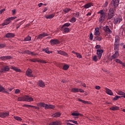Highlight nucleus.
Listing matches in <instances>:
<instances>
[{"label":"nucleus","mask_w":125,"mask_h":125,"mask_svg":"<svg viewBox=\"0 0 125 125\" xmlns=\"http://www.w3.org/2000/svg\"><path fill=\"white\" fill-rule=\"evenodd\" d=\"M114 44H120V39L116 37Z\"/></svg>","instance_id":"obj_35"},{"label":"nucleus","mask_w":125,"mask_h":125,"mask_svg":"<svg viewBox=\"0 0 125 125\" xmlns=\"http://www.w3.org/2000/svg\"><path fill=\"white\" fill-rule=\"evenodd\" d=\"M79 16H80V13L79 12H76L75 13V17L79 18Z\"/></svg>","instance_id":"obj_59"},{"label":"nucleus","mask_w":125,"mask_h":125,"mask_svg":"<svg viewBox=\"0 0 125 125\" xmlns=\"http://www.w3.org/2000/svg\"><path fill=\"white\" fill-rule=\"evenodd\" d=\"M16 18V17H11L10 18H8V20H9L10 21H11V20H14Z\"/></svg>","instance_id":"obj_50"},{"label":"nucleus","mask_w":125,"mask_h":125,"mask_svg":"<svg viewBox=\"0 0 125 125\" xmlns=\"http://www.w3.org/2000/svg\"><path fill=\"white\" fill-rule=\"evenodd\" d=\"M19 92H20V90L18 89L15 90V93H16V94H17V93H19Z\"/></svg>","instance_id":"obj_61"},{"label":"nucleus","mask_w":125,"mask_h":125,"mask_svg":"<svg viewBox=\"0 0 125 125\" xmlns=\"http://www.w3.org/2000/svg\"><path fill=\"white\" fill-rule=\"evenodd\" d=\"M110 109V110H112V111H116V110H119V106H111Z\"/></svg>","instance_id":"obj_36"},{"label":"nucleus","mask_w":125,"mask_h":125,"mask_svg":"<svg viewBox=\"0 0 125 125\" xmlns=\"http://www.w3.org/2000/svg\"><path fill=\"white\" fill-rule=\"evenodd\" d=\"M70 10H71V9L70 8H66L63 10V12L65 13H68V12H69Z\"/></svg>","instance_id":"obj_44"},{"label":"nucleus","mask_w":125,"mask_h":125,"mask_svg":"<svg viewBox=\"0 0 125 125\" xmlns=\"http://www.w3.org/2000/svg\"><path fill=\"white\" fill-rule=\"evenodd\" d=\"M0 92H3V93H7L9 94V93L5 90V88L3 87L1 85H0Z\"/></svg>","instance_id":"obj_15"},{"label":"nucleus","mask_w":125,"mask_h":125,"mask_svg":"<svg viewBox=\"0 0 125 125\" xmlns=\"http://www.w3.org/2000/svg\"><path fill=\"white\" fill-rule=\"evenodd\" d=\"M70 67V66L68 64H65L63 66V69L65 70V71L67 70Z\"/></svg>","instance_id":"obj_39"},{"label":"nucleus","mask_w":125,"mask_h":125,"mask_svg":"<svg viewBox=\"0 0 125 125\" xmlns=\"http://www.w3.org/2000/svg\"><path fill=\"white\" fill-rule=\"evenodd\" d=\"M48 36V34L43 33L42 34H41L37 37V40H41V39H42L44 38V37H47Z\"/></svg>","instance_id":"obj_11"},{"label":"nucleus","mask_w":125,"mask_h":125,"mask_svg":"<svg viewBox=\"0 0 125 125\" xmlns=\"http://www.w3.org/2000/svg\"><path fill=\"white\" fill-rule=\"evenodd\" d=\"M120 45V44H114V50L115 51H119V46Z\"/></svg>","instance_id":"obj_33"},{"label":"nucleus","mask_w":125,"mask_h":125,"mask_svg":"<svg viewBox=\"0 0 125 125\" xmlns=\"http://www.w3.org/2000/svg\"><path fill=\"white\" fill-rule=\"evenodd\" d=\"M107 15V13H104L103 15H100V17L99 18V21L100 23H103L104 21H105V19H106V16Z\"/></svg>","instance_id":"obj_3"},{"label":"nucleus","mask_w":125,"mask_h":125,"mask_svg":"<svg viewBox=\"0 0 125 125\" xmlns=\"http://www.w3.org/2000/svg\"><path fill=\"white\" fill-rule=\"evenodd\" d=\"M24 54H28V55H31V51L28 50H25L23 52Z\"/></svg>","instance_id":"obj_37"},{"label":"nucleus","mask_w":125,"mask_h":125,"mask_svg":"<svg viewBox=\"0 0 125 125\" xmlns=\"http://www.w3.org/2000/svg\"><path fill=\"white\" fill-rule=\"evenodd\" d=\"M26 75L27 76V77H34V75H33V71L31 70L30 69H28L26 72Z\"/></svg>","instance_id":"obj_10"},{"label":"nucleus","mask_w":125,"mask_h":125,"mask_svg":"<svg viewBox=\"0 0 125 125\" xmlns=\"http://www.w3.org/2000/svg\"><path fill=\"white\" fill-rule=\"evenodd\" d=\"M3 47H5V44H0V49L1 48H3Z\"/></svg>","instance_id":"obj_55"},{"label":"nucleus","mask_w":125,"mask_h":125,"mask_svg":"<svg viewBox=\"0 0 125 125\" xmlns=\"http://www.w3.org/2000/svg\"><path fill=\"white\" fill-rule=\"evenodd\" d=\"M76 18L75 17H73L70 20V22H71V23H74L75 22H76Z\"/></svg>","instance_id":"obj_47"},{"label":"nucleus","mask_w":125,"mask_h":125,"mask_svg":"<svg viewBox=\"0 0 125 125\" xmlns=\"http://www.w3.org/2000/svg\"><path fill=\"white\" fill-rule=\"evenodd\" d=\"M89 38L90 41H92L93 40V34H92V33H90Z\"/></svg>","instance_id":"obj_54"},{"label":"nucleus","mask_w":125,"mask_h":125,"mask_svg":"<svg viewBox=\"0 0 125 125\" xmlns=\"http://www.w3.org/2000/svg\"><path fill=\"white\" fill-rule=\"evenodd\" d=\"M8 116H9V112H2V118H6V117H8Z\"/></svg>","instance_id":"obj_25"},{"label":"nucleus","mask_w":125,"mask_h":125,"mask_svg":"<svg viewBox=\"0 0 125 125\" xmlns=\"http://www.w3.org/2000/svg\"><path fill=\"white\" fill-rule=\"evenodd\" d=\"M70 25H71V23H65L62 25V27H69Z\"/></svg>","instance_id":"obj_48"},{"label":"nucleus","mask_w":125,"mask_h":125,"mask_svg":"<svg viewBox=\"0 0 125 125\" xmlns=\"http://www.w3.org/2000/svg\"><path fill=\"white\" fill-rule=\"evenodd\" d=\"M18 101H21V102H25V96L18 97L17 99Z\"/></svg>","instance_id":"obj_30"},{"label":"nucleus","mask_w":125,"mask_h":125,"mask_svg":"<svg viewBox=\"0 0 125 125\" xmlns=\"http://www.w3.org/2000/svg\"><path fill=\"white\" fill-rule=\"evenodd\" d=\"M38 85L40 86V87H44L45 84H44V83L42 81L40 80L38 83Z\"/></svg>","instance_id":"obj_19"},{"label":"nucleus","mask_w":125,"mask_h":125,"mask_svg":"<svg viewBox=\"0 0 125 125\" xmlns=\"http://www.w3.org/2000/svg\"><path fill=\"white\" fill-rule=\"evenodd\" d=\"M72 92H79V88H73L71 89Z\"/></svg>","instance_id":"obj_42"},{"label":"nucleus","mask_w":125,"mask_h":125,"mask_svg":"<svg viewBox=\"0 0 125 125\" xmlns=\"http://www.w3.org/2000/svg\"><path fill=\"white\" fill-rule=\"evenodd\" d=\"M57 52L58 54H60L61 55H63V56H67V55H68V54H67V53L63 51L58 50Z\"/></svg>","instance_id":"obj_21"},{"label":"nucleus","mask_w":125,"mask_h":125,"mask_svg":"<svg viewBox=\"0 0 125 125\" xmlns=\"http://www.w3.org/2000/svg\"><path fill=\"white\" fill-rule=\"evenodd\" d=\"M5 37L6 38H14L15 37V34H14V33H8L6 34Z\"/></svg>","instance_id":"obj_18"},{"label":"nucleus","mask_w":125,"mask_h":125,"mask_svg":"<svg viewBox=\"0 0 125 125\" xmlns=\"http://www.w3.org/2000/svg\"><path fill=\"white\" fill-rule=\"evenodd\" d=\"M94 35L97 37L98 36H100V32H99V29L98 28H95V32Z\"/></svg>","instance_id":"obj_34"},{"label":"nucleus","mask_w":125,"mask_h":125,"mask_svg":"<svg viewBox=\"0 0 125 125\" xmlns=\"http://www.w3.org/2000/svg\"><path fill=\"white\" fill-rule=\"evenodd\" d=\"M34 101V99L29 96H24V102H32Z\"/></svg>","instance_id":"obj_8"},{"label":"nucleus","mask_w":125,"mask_h":125,"mask_svg":"<svg viewBox=\"0 0 125 125\" xmlns=\"http://www.w3.org/2000/svg\"><path fill=\"white\" fill-rule=\"evenodd\" d=\"M32 40V37L28 36L24 39V42H30Z\"/></svg>","instance_id":"obj_32"},{"label":"nucleus","mask_w":125,"mask_h":125,"mask_svg":"<svg viewBox=\"0 0 125 125\" xmlns=\"http://www.w3.org/2000/svg\"><path fill=\"white\" fill-rule=\"evenodd\" d=\"M14 71H16V72H21V70L20 69L17 68L16 67H15Z\"/></svg>","instance_id":"obj_53"},{"label":"nucleus","mask_w":125,"mask_h":125,"mask_svg":"<svg viewBox=\"0 0 125 125\" xmlns=\"http://www.w3.org/2000/svg\"><path fill=\"white\" fill-rule=\"evenodd\" d=\"M55 16V14H52L49 15H46L45 16V18L46 19H52V18H53V17H54Z\"/></svg>","instance_id":"obj_27"},{"label":"nucleus","mask_w":125,"mask_h":125,"mask_svg":"<svg viewBox=\"0 0 125 125\" xmlns=\"http://www.w3.org/2000/svg\"><path fill=\"white\" fill-rule=\"evenodd\" d=\"M48 48H46L45 49H42V51H45V52H46V53H47V51H48Z\"/></svg>","instance_id":"obj_60"},{"label":"nucleus","mask_w":125,"mask_h":125,"mask_svg":"<svg viewBox=\"0 0 125 125\" xmlns=\"http://www.w3.org/2000/svg\"><path fill=\"white\" fill-rule=\"evenodd\" d=\"M103 50L102 49H98L97 50V55H98V58L99 59H101L102 57V54H103Z\"/></svg>","instance_id":"obj_7"},{"label":"nucleus","mask_w":125,"mask_h":125,"mask_svg":"<svg viewBox=\"0 0 125 125\" xmlns=\"http://www.w3.org/2000/svg\"><path fill=\"white\" fill-rule=\"evenodd\" d=\"M122 20V18L118 17L114 19L113 23L115 25H117V24H120Z\"/></svg>","instance_id":"obj_6"},{"label":"nucleus","mask_w":125,"mask_h":125,"mask_svg":"<svg viewBox=\"0 0 125 125\" xmlns=\"http://www.w3.org/2000/svg\"><path fill=\"white\" fill-rule=\"evenodd\" d=\"M22 21H21L20 23L18 24L17 25V29H18L19 28H20V26H21V24H22Z\"/></svg>","instance_id":"obj_57"},{"label":"nucleus","mask_w":125,"mask_h":125,"mask_svg":"<svg viewBox=\"0 0 125 125\" xmlns=\"http://www.w3.org/2000/svg\"><path fill=\"white\" fill-rule=\"evenodd\" d=\"M8 19L7 18L4 22L2 23V26H5V25H8V24H10V21L9 20H8Z\"/></svg>","instance_id":"obj_29"},{"label":"nucleus","mask_w":125,"mask_h":125,"mask_svg":"<svg viewBox=\"0 0 125 125\" xmlns=\"http://www.w3.org/2000/svg\"><path fill=\"white\" fill-rule=\"evenodd\" d=\"M95 48L96 49H99L100 48H101V45H96L95 46Z\"/></svg>","instance_id":"obj_56"},{"label":"nucleus","mask_w":125,"mask_h":125,"mask_svg":"<svg viewBox=\"0 0 125 125\" xmlns=\"http://www.w3.org/2000/svg\"><path fill=\"white\" fill-rule=\"evenodd\" d=\"M61 30L62 31L63 33H69L70 32V28L67 27L62 26Z\"/></svg>","instance_id":"obj_13"},{"label":"nucleus","mask_w":125,"mask_h":125,"mask_svg":"<svg viewBox=\"0 0 125 125\" xmlns=\"http://www.w3.org/2000/svg\"><path fill=\"white\" fill-rule=\"evenodd\" d=\"M119 57V51H115V53L111 56L110 60H115L116 58Z\"/></svg>","instance_id":"obj_5"},{"label":"nucleus","mask_w":125,"mask_h":125,"mask_svg":"<svg viewBox=\"0 0 125 125\" xmlns=\"http://www.w3.org/2000/svg\"><path fill=\"white\" fill-rule=\"evenodd\" d=\"M50 42L51 44H58V43H59V41L57 39H52L50 40Z\"/></svg>","instance_id":"obj_17"},{"label":"nucleus","mask_w":125,"mask_h":125,"mask_svg":"<svg viewBox=\"0 0 125 125\" xmlns=\"http://www.w3.org/2000/svg\"><path fill=\"white\" fill-rule=\"evenodd\" d=\"M112 2L113 6H114V9H116L118 6L119 5V3L120 2V0H112Z\"/></svg>","instance_id":"obj_12"},{"label":"nucleus","mask_w":125,"mask_h":125,"mask_svg":"<svg viewBox=\"0 0 125 125\" xmlns=\"http://www.w3.org/2000/svg\"><path fill=\"white\" fill-rule=\"evenodd\" d=\"M14 118L15 119V120H16V121H19V122H21L22 121V119H21V117L18 116H14Z\"/></svg>","instance_id":"obj_38"},{"label":"nucleus","mask_w":125,"mask_h":125,"mask_svg":"<svg viewBox=\"0 0 125 125\" xmlns=\"http://www.w3.org/2000/svg\"><path fill=\"white\" fill-rule=\"evenodd\" d=\"M76 55L77 57H78V58H82V55H81L79 53H76Z\"/></svg>","instance_id":"obj_49"},{"label":"nucleus","mask_w":125,"mask_h":125,"mask_svg":"<svg viewBox=\"0 0 125 125\" xmlns=\"http://www.w3.org/2000/svg\"><path fill=\"white\" fill-rule=\"evenodd\" d=\"M55 108V106L54 105L52 104H46V109H54Z\"/></svg>","instance_id":"obj_28"},{"label":"nucleus","mask_w":125,"mask_h":125,"mask_svg":"<svg viewBox=\"0 0 125 125\" xmlns=\"http://www.w3.org/2000/svg\"><path fill=\"white\" fill-rule=\"evenodd\" d=\"M72 116H73V117H75V119H78L79 118L78 116H81V117L83 116V114L79 113H76V112H73L71 114Z\"/></svg>","instance_id":"obj_22"},{"label":"nucleus","mask_w":125,"mask_h":125,"mask_svg":"<svg viewBox=\"0 0 125 125\" xmlns=\"http://www.w3.org/2000/svg\"><path fill=\"white\" fill-rule=\"evenodd\" d=\"M60 116H61V113L56 112V113L53 114L52 117H54V118H58L59 117H60Z\"/></svg>","instance_id":"obj_31"},{"label":"nucleus","mask_w":125,"mask_h":125,"mask_svg":"<svg viewBox=\"0 0 125 125\" xmlns=\"http://www.w3.org/2000/svg\"><path fill=\"white\" fill-rule=\"evenodd\" d=\"M24 107H26L27 108H35V109H36L37 110H40V107L29 104H24Z\"/></svg>","instance_id":"obj_23"},{"label":"nucleus","mask_w":125,"mask_h":125,"mask_svg":"<svg viewBox=\"0 0 125 125\" xmlns=\"http://www.w3.org/2000/svg\"><path fill=\"white\" fill-rule=\"evenodd\" d=\"M38 62L39 63H43L44 64H46V62L42 60H38Z\"/></svg>","instance_id":"obj_46"},{"label":"nucleus","mask_w":125,"mask_h":125,"mask_svg":"<svg viewBox=\"0 0 125 125\" xmlns=\"http://www.w3.org/2000/svg\"><path fill=\"white\" fill-rule=\"evenodd\" d=\"M39 61V60H37V59H32L30 60V61H31V62H38V61Z\"/></svg>","instance_id":"obj_51"},{"label":"nucleus","mask_w":125,"mask_h":125,"mask_svg":"<svg viewBox=\"0 0 125 125\" xmlns=\"http://www.w3.org/2000/svg\"><path fill=\"white\" fill-rule=\"evenodd\" d=\"M0 67H3L1 68V70H0V75L2 74V73H5V72H8L9 70H10V68L8 65H4V63L0 62Z\"/></svg>","instance_id":"obj_1"},{"label":"nucleus","mask_w":125,"mask_h":125,"mask_svg":"<svg viewBox=\"0 0 125 125\" xmlns=\"http://www.w3.org/2000/svg\"><path fill=\"white\" fill-rule=\"evenodd\" d=\"M49 125H59L58 121L53 122L51 123Z\"/></svg>","instance_id":"obj_40"},{"label":"nucleus","mask_w":125,"mask_h":125,"mask_svg":"<svg viewBox=\"0 0 125 125\" xmlns=\"http://www.w3.org/2000/svg\"><path fill=\"white\" fill-rule=\"evenodd\" d=\"M31 55L35 56L37 55V53H36L35 52H32L31 51Z\"/></svg>","instance_id":"obj_63"},{"label":"nucleus","mask_w":125,"mask_h":125,"mask_svg":"<svg viewBox=\"0 0 125 125\" xmlns=\"http://www.w3.org/2000/svg\"><path fill=\"white\" fill-rule=\"evenodd\" d=\"M38 106L40 107H42L43 108H45V109H46V104L44 103L41 102L38 104Z\"/></svg>","instance_id":"obj_24"},{"label":"nucleus","mask_w":125,"mask_h":125,"mask_svg":"<svg viewBox=\"0 0 125 125\" xmlns=\"http://www.w3.org/2000/svg\"><path fill=\"white\" fill-rule=\"evenodd\" d=\"M67 122H70L71 123H73V124H75V125H78V122H77L75 120H67Z\"/></svg>","instance_id":"obj_45"},{"label":"nucleus","mask_w":125,"mask_h":125,"mask_svg":"<svg viewBox=\"0 0 125 125\" xmlns=\"http://www.w3.org/2000/svg\"><path fill=\"white\" fill-rule=\"evenodd\" d=\"M114 61H115V62H116V63H119V64H123V62L121 61V60L119 59H116L114 60Z\"/></svg>","instance_id":"obj_41"},{"label":"nucleus","mask_w":125,"mask_h":125,"mask_svg":"<svg viewBox=\"0 0 125 125\" xmlns=\"http://www.w3.org/2000/svg\"><path fill=\"white\" fill-rule=\"evenodd\" d=\"M93 60L94 61H97L98 59H97V56H94L93 58Z\"/></svg>","instance_id":"obj_58"},{"label":"nucleus","mask_w":125,"mask_h":125,"mask_svg":"<svg viewBox=\"0 0 125 125\" xmlns=\"http://www.w3.org/2000/svg\"><path fill=\"white\" fill-rule=\"evenodd\" d=\"M103 39L102 36L99 35L94 37L93 41L95 42L96 41H98V42H101V40Z\"/></svg>","instance_id":"obj_16"},{"label":"nucleus","mask_w":125,"mask_h":125,"mask_svg":"<svg viewBox=\"0 0 125 125\" xmlns=\"http://www.w3.org/2000/svg\"><path fill=\"white\" fill-rule=\"evenodd\" d=\"M12 58V57L10 56H6L0 57V59L3 61L4 60H9V59H11Z\"/></svg>","instance_id":"obj_14"},{"label":"nucleus","mask_w":125,"mask_h":125,"mask_svg":"<svg viewBox=\"0 0 125 125\" xmlns=\"http://www.w3.org/2000/svg\"><path fill=\"white\" fill-rule=\"evenodd\" d=\"M78 101H80V102H82L83 104H86L88 103V102L85 101H83V100H82L81 99H78Z\"/></svg>","instance_id":"obj_43"},{"label":"nucleus","mask_w":125,"mask_h":125,"mask_svg":"<svg viewBox=\"0 0 125 125\" xmlns=\"http://www.w3.org/2000/svg\"><path fill=\"white\" fill-rule=\"evenodd\" d=\"M98 14L100 13V15H102L104 14V13H106L104 12V11H103V10H101L100 11H99L98 12Z\"/></svg>","instance_id":"obj_52"},{"label":"nucleus","mask_w":125,"mask_h":125,"mask_svg":"<svg viewBox=\"0 0 125 125\" xmlns=\"http://www.w3.org/2000/svg\"><path fill=\"white\" fill-rule=\"evenodd\" d=\"M81 85H82L83 87H86V85L84 83H81Z\"/></svg>","instance_id":"obj_62"},{"label":"nucleus","mask_w":125,"mask_h":125,"mask_svg":"<svg viewBox=\"0 0 125 125\" xmlns=\"http://www.w3.org/2000/svg\"><path fill=\"white\" fill-rule=\"evenodd\" d=\"M105 92L107 93V94H108V95L113 96L114 95V93L113 92H112V90L107 88H105Z\"/></svg>","instance_id":"obj_20"},{"label":"nucleus","mask_w":125,"mask_h":125,"mask_svg":"<svg viewBox=\"0 0 125 125\" xmlns=\"http://www.w3.org/2000/svg\"><path fill=\"white\" fill-rule=\"evenodd\" d=\"M91 6H93V4L91 2L88 3L84 5V8H89V7H91Z\"/></svg>","instance_id":"obj_26"},{"label":"nucleus","mask_w":125,"mask_h":125,"mask_svg":"<svg viewBox=\"0 0 125 125\" xmlns=\"http://www.w3.org/2000/svg\"><path fill=\"white\" fill-rule=\"evenodd\" d=\"M114 17V8H110L109 10L108 19H112Z\"/></svg>","instance_id":"obj_4"},{"label":"nucleus","mask_w":125,"mask_h":125,"mask_svg":"<svg viewBox=\"0 0 125 125\" xmlns=\"http://www.w3.org/2000/svg\"><path fill=\"white\" fill-rule=\"evenodd\" d=\"M5 11V9H2L0 10V14H1L2 12H4Z\"/></svg>","instance_id":"obj_64"},{"label":"nucleus","mask_w":125,"mask_h":125,"mask_svg":"<svg viewBox=\"0 0 125 125\" xmlns=\"http://www.w3.org/2000/svg\"><path fill=\"white\" fill-rule=\"evenodd\" d=\"M117 94H119V95H122L123 96H116L113 99V100L114 101H116L119 99V98H121V97H124V98H125V93L122 91H118L117 92Z\"/></svg>","instance_id":"obj_2"},{"label":"nucleus","mask_w":125,"mask_h":125,"mask_svg":"<svg viewBox=\"0 0 125 125\" xmlns=\"http://www.w3.org/2000/svg\"><path fill=\"white\" fill-rule=\"evenodd\" d=\"M104 30L106 34H112V31H111V29H110V28L109 27V26L106 25L104 27Z\"/></svg>","instance_id":"obj_9"}]
</instances>
